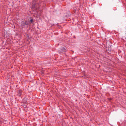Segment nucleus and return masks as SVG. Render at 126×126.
<instances>
[{"label": "nucleus", "mask_w": 126, "mask_h": 126, "mask_svg": "<svg viewBox=\"0 0 126 126\" xmlns=\"http://www.w3.org/2000/svg\"><path fill=\"white\" fill-rule=\"evenodd\" d=\"M21 24L24 27H26L28 25V23L26 21H23L21 22Z\"/></svg>", "instance_id": "1"}, {"label": "nucleus", "mask_w": 126, "mask_h": 126, "mask_svg": "<svg viewBox=\"0 0 126 126\" xmlns=\"http://www.w3.org/2000/svg\"><path fill=\"white\" fill-rule=\"evenodd\" d=\"M63 52H64L66 50L65 48L62 47L61 48Z\"/></svg>", "instance_id": "2"}, {"label": "nucleus", "mask_w": 126, "mask_h": 126, "mask_svg": "<svg viewBox=\"0 0 126 126\" xmlns=\"http://www.w3.org/2000/svg\"><path fill=\"white\" fill-rule=\"evenodd\" d=\"M18 93L19 94V95L20 96L22 93V91L19 90V91L18 92Z\"/></svg>", "instance_id": "3"}, {"label": "nucleus", "mask_w": 126, "mask_h": 126, "mask_svg": "<svg viewBox=\"0 0 126 126\" xmlns=\"http://www.w3.org/2000/svg\"><path fill=\"white\" fill-rule=\"evenodd\" d=\"M33 21V19H31V20H30V21L31 22H32Z\"/></svg>", "instance_id": "4"}]
</instances>
